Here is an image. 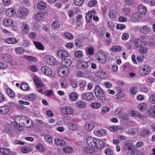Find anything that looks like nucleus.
I'll list each match as a JSON object with an SVG mask.
<instances>
[{"instance_id":"obj_1","label":"nucleus","mask_w":155,"mask_h":155,"mask_svg":"<svg viewBox=\"0 0 155 155\" xmlns=\"http://www.w3.org/2000/svg\"><path fill=\"white\" fill-rule=\"evenodd\" d=\"M94 92L97 99L103 101L106 100L105 95L101 88L99 86H96Z\"/></svg>"},{"instance_id":"obj_2","label":"nucleus","mask_w":155,"mask_h":155,"mask_svg":"<svg viewBox=\"0 0 155 155\" xmlns=\"http://www.w3.org/2000/svg\"><path fill=\"white\" fill-rule=\"evenodd\" d=\"M28 13L27 9L24 7H20L18 10V16L21 19H24L27 16Z\"/></svg>"},{"instance_id":"obj_3","label":"nucleus","mask_w":155,"mask_h":155,"mask_svg":"<svg viewBox=\"0 0 155 155\" xmlns=\"http://www.w3.org/2000/svg\"><path fill=\"white\" fill-rule=\"evenodd\" d=\"M96 58L101 64H104L106 61L107 57L105 54L101 51L97 52L96 54Z\"/></svg>"},{"instance_id":"obj_4","label":"nucleus","mask_w":155,"mask_h":155,"mask_svg":"<svg viewBox=\"0 0 155 155\" xmlns=\"http://www.w3.org/2000/svg\"><path fill=\"white\" fill-rule=\"evenodd\" d=\"M26 117L25 116L21 115L15 117V121L18 122L19 124H21V126L25 127H28L26 124Z\"/></svg>"},{"instance_id":"obj_5","label":"nucleus","mask_w":155,"mask_h":155,"mask_svg":"<svg viewBox=\"0 0 155 155\" xmlns=\"http://www.w3.org/2000/svg\"><path fill=\"white\" fill-rule=\"evenodd\" d=\"M150 67L148 65H143L139 69L140 74L143 76L147 75L150 73Z\"/></svg>"},{"instance_id":"obj_6","label":"nucleus","mask_w":155,"mask_h":155,"mask_svg":"<svg viewBox=\"0 0 155 155\" xmlns=\"http://www.w3.org/2000/svg\"><path fill=\"white\" fill-rule=\"evenodd\" d=\"M134 46L136 48H140L142 46H145L146 44V41L142 39L137 38L134 41Z\"/></svg>"},{"instance_id":"obj_7","label":"nucleus","mask_w":155,"mask_h":155,"mask_svg":"<svg viewBox=\"0 0 155 155\" xmlns=\"http://www.w3.org/2000/svg\"><path fill=\"white\" fill-rule=\"evenodd\" d=\"M88 146L92 147L94 148L97 147V140L93 137H88L86 140Z\"/></svg>"},{"instance_id":"obj_8","label":"nucleus","mask_w":155,"mask_h":155,"mask_svg":"<svg viewBox=\"0 0 155 155\" xmlns=\"http://www.w3.org/2000/svg\"><path fill=\"white\" fill-rule=\"evenodd\" d=\"M61 112L64 114L69 115L72 114L74 112V110L71 107L68 106L62 107Z\"/></svg>"},{"instance_id":"obj_9","label":"nucleus","mask_w":155,"mask_h":155,"mask_svg":"<svg viewBox=\"0 0 155 155\" xmlns=\"http://www.w3.org/2000/svg\"><path fill=\"white\" fill-rule=\"evenodd\" d=\"M44 60L46 63L51 65H55L56 63V60L51 55H46L44 58Z\"/></svg>"},{"instance_id":"obj_10","label":"nucleus","mask_w":155,"mask_h":155,"mask_svg":"<svg viewBox=\"0 0 155 155\" xmlns=\"http://www.w3.org/2000/svg\"><path fill=\"white\" fill-rule=\"evenodd\" d=\"M67 126L68 129L71 131H75L78 128L77 123L74 120L69 122Z\"/></svg>"},{"instance_id":"obj_11","label":"nucleus","mask_w":155,"mask_h":155,"mask_svg":"<svg viewBox=\"0 0 155 155\" xmlns=\"http://www.w3.org/2000/svg\"><path fill=\"white\" fill-rule=\"evenodd\" d=\"M68 52L64 50H61L58 51L57 53V56L61 59H65L68 56Z\"/></svg>"},{"instance_id":"obj_12","label":"nucleus","mask_w":155,"mask_h":155,"mask_svg":"<svg viewBox=\"0 0 155 155\" xmlns=\"http://www.w3.org/2000/svg\"><path fill=\"white\" fill-rule=\"evenodd\" d=\"M94 127L95 124L91 122H86L84 125V129L88 132L91 131L94 128Z\"/></svg>"},{"instance_id":"obj_13","label":"nucleus","mask_w":155,"mask_h":155,"mask_svg":"<svg viewBox=\"0 0 155 155\" xmlns=\"http://www.w3.org/2000/svg\"><path fill=\"white\" fill-rule=\"evenodd\" d=\"M41 72L44 74L49 76L52 73V71L50 68L46 66H44L42 67L41 69Z\"/></svg>"},{"instance_id":"obj_14","label":"nucleus","mask_w":155,"mask_h":155,"mask_svg":"<svg viewBox=\"0 0 155 155\" xmlns=\"http://www.w3.org/2000/svg\"><path fill=\"white\" fill-rule=\"evenodd\" d=\"M94 95L91 92H87L83 94L82 99L85 101H89L92 100L94 98Z\"/></svg>"},{"instance_id":"obj_15","label":"nucleus","mask_w":155,"mask_h":155,"mask_svg":"<svg viewBox=\"0 0 155 155\" xmlns=\"http://www.w3.org/2000/svg\"><path fill=\"white\" fill-rule=\"evenodd\" d=\"M69 71L67 68L64 69V68L61 67L58 70V74L61 77H64L68 74Z\"/></svg>"},{"instance_id":"obj_16","label":"nucleus","mask_w":155,"mask_h":155,"mask_svg":"<svg viewBox=\"0 0 155 155\" xmlns=\"http://www.w3.org/2000/svg\"><path fill=\"white\" fill-rule=\"evenodd\" d=\"M142 18V15L140 13L136 12L133 15L132 19L134 21H139Z\"/></svg>"},{"instance_id":"obj_17","label":"nucleus","mask_w":155,"mask_h":155,"mask_svg":"<svg viewBox=\"0 0 155 155\" xmlns=\"http://www.w3.org/2000/svg\"><path fill=\"white\" fill-rule=\"evenodd\" d=\"M95 15V12L94 11H90L88 12L86 15V18L87 21H91L93 16Z\"/></svg>"},{"instance_id":"obj_18","label":"nucleus","mask_w":155,"mask_h":155,"mask_svg":"<svg viewBox=\"0 0 155 155\" xmlns=\"http://www.w3.org/2000/svg\"><path fill=\"white\" fill-rule=\"evenodd\" d=\"M75 106L76 108L79 109H83L86 106V103L82 100L78 101L75 103Z\"/></svg>"},{"instance_id":"obj_19","label":"nucleus","mask_w":155,"mask_h":155,"mask_svg":"<svg viewBox=\"0 0 155 155\" xmlns=\"http://www.w3.org/2000/svg\"><path fill=\"white\" fill-rule=\"evenodd\" d=\"M2 60L7 62H10L12 60V57L8 54H2L1 55Z\"/></svg>"},{"instance_id":"obj_20","label":"nucleus","mask_w":155,"mask_h":155,"mask_svg":"<svg viewBox=\"0 0 155 155\" xmlns=\"http://www.w3.org/2000/svg\"><path fill=\"white\" fill-rule=\"evenodd\" d=\"M6 15L9 17L13 16L16 13L15 10L12 8H8L5 12Z\"/></svg>"},{"instance_id":"obj_21","label":"nucleus","mask_w":155,"mask_h":155,"mask_svg":"<svg viewBox=\"0 0 155 155\" xmlns=\"http://www.w3.org/2000/svg\"><path fill=\"white\" fill-rule=\"evenodd\" d=\"M3 24L5 26L10 27L13 25V22L11 19L8 18L3 21Z\"/></svg>"},{"instance_id":"obj_22","label":"nucleus","mask_w":155,"mask_h":155,"mask_svg":"<svg viewBox=\"0 0 155 155\" xmlns=\"http://www.w3.org/2000/svg\"><path fill=\"white\" fill-rule=\"evenodd\" d=\"M69 100L72 101H75L78 99V94L75 92H72L69 94Z\"/></svg>"},{"instance_id":"obj_23","label":"nucleus","mask_w":155,"mask_h":155,"mask_svg":"<svg viewBox=\"0 0 155 155\" xmlns=\"http://www.w3.org/2000/svg\"><path fill=\"white\" fill-rule=\"evenodd\" d=\"M140 31L141 33L143 34H147L150 31V29L147 26H144L140 29Z\"/></svg>"},{"instance_id":"obj_24","label":"nucleus","mask_w":155,"mask_h":155,"mask_svg":"<svg viewBox=\"0 0 155 155\" xmlns=\"http://www.w3.org/2000/svg\"><path fill=\"white\" fill-rule=\"evenodd\" d=\"M33 80L37 87H39L42 86L43 83L41 80H40L38 77L37 76L34 77Z\"/></svg>"},{"instance_id":"obj_25","label":"nucleus","mask_w":155,"mask_h":155,"mask_svg":"<svg viewBox=\"0 0 155 155\" xmlns=\"http://www.w3.org/2000/svg\"><path fill=\"white\" fill-rule=\"evenodd\" d=\"M141 135L142 137H148L151 134L150 130L147 129H145L142 130L141 131Z\"/></svg>"},{"instance_id":"obj_26","label":"nucleus","mask_w":155,"mask_h":155,"mask_svg":"<svg viewBox=\"0 0 155 155\" xmlns=\"http://www.w3.org/2000/svg\"><path fill=\"white\" fill-rule=\"evenodd\" d=\"M37 98L36 95L34 93L30 94L27 95L25 97L26 100L33 101H34Z\"/></svg>"},{"instance_id":"obj_27","label":"nucleus","mask_w":155,"mask_h":155,"mask_svg":"<svg viewBox=\"0 0 155 155\" xmlns=\"http://www.w3.org/2000/svg\"><path fill=\"white\" fill-rule=\"evenodd\" d=\"M29 30V27L27 24L23 23L22 26V32L24 34L28 33Z\"/></svg>"},{"instance_id":"obj_28","label":"nucleus","mask_w":155,"mask_h":155,"mask_svg":"<svg viewBox=\"0 0 155 155\" xmlns=\"http://www.w3.org/2000/svg\"><path fill=\"white\" fill-rule=\"evenodd\" d=\"M54 142L56 145L60 146H63L65 143L64 140L57 138L55 139Z\"/></svg>"},{"instance_id":"obj_29","label":"nucleus","mask_w":155,"mask_h":155,"mask_svg":"<svg viewBox=\"0 0 155 155\" xmlns=\"http://www.w3.org/2000/svg\"><path fill=\"white\" fill-rule=\"evenodd\" d=\"M61 61V64L64 67H68L70 66L71 64V61L68 59H64Z\"/></svg>"},{"instance_id":"obj_30","label":"nucleus","mask_w":155,"mask_h":155,"mask_svg":"<svg viewBox=\"0 0 155 155\" xmlns=\"http://www.w3.org/2000/svg\"><path fill=\"white\" fill-rule=\"evenodd\" d=\"M94 148L90 146H86L84 148V151L87 153H93L94 152Z\"/></svg>"},{"instance_id":"obj_31","label":"nucleus","mask_w":155,"mask_h":155,"mask_svg":"<svg viewBox=\"0 0 155 155\" xmlns=\"http://www.w3.org/2000/svg\"><path fill=\"white\" fill-rule=\"evenodd\" d=\"M9 110V107L7 106H2L0 107V113L6 114Z\"/></svg>"},{"instance_id":"obj_32","label":"nucleus","mask_w":155,"mask_h":155,"mask_svg":"<svg viewBox=\"0 0 155 155\" xmlns=\"http://www.w3.org/2000/svg\"><path fill=\"white\" fill-rule=\"evenodd\" d=\"M138 10L140 14H145L147 12V9L143 5H140L138 7Z\"/></svg>"},{"instance_id":"obj_33","label":"nucleus","mask_w":155,"mask_h":155,"mask_svg":"<svg viewBox=\"0 0 155 155\" xmlns=\"http://www.w3.org/2000/svg\"><path fill=\"white\" fill-rule=\"evenodd\" d=\"M6 42L8 44H13L17 43V41L15 38H9L6 39Z\"/></svg>"},{"instance_id":"obj_34","label":"nucleus","mask_w":155,"mask_h":155,"mask_svg":"<svg viewBox=\"0 0 155 155\" xmlns=\"http://www.w3.org/2000/svg\"><path fill=\"white\" fill-rule=\"evenodd\" d=\"M147 112L150 115L155 118V105L151 107Z\"/></svg>"},{"instance_id":"obj_35","label":"nucleus","mask_w":155,"mask_h":155,"mask_svg":"<svg viewBox=\"0 0 155 155\" xmlns=\"http://www.w3.org/2000/svg\"><path fill=\"white\" fill-rule=\"evenodd\" d=\"M0 152L3 155H9L10 150L8 149L4 148H0Z\"/></svg>"},{"instance_id":"obj_36","label":"nucleus","mask_w":155,"mask_h":155,"mask_svg":"<svg viewBox=\"0 0 155 155\" xmlns=\"http://www.w3.org/2000/svg\"><path fill=\"white\" fill-rule=\"evenodd\" d=\"M96 75L99 78L103 79H105L106 77V73L102 71L97 72L96 74Z\"/></svg>"},{"instance_id":"obj_37","label":"nucleus","mask_w":155,"mask_h":155,"mask_svg":"<svg viewBox=\"0 0 155 155\" xmlns=\"http://www.w3.org/2000/svg\"><path fill=\"white\" fill-rule=\"evenodd\" d=\"M16 121L12 122V125H14L15 128L19 131H21L23 130V128L21 124H18Z\"/></svg>"},{"instance_id":"obj_38","label":"nucleus","mask_w":155,"mask_h":155,"mask_svg":"<svg viewBox=\"0 0 155 155\" xmlns=\"http://www.w3.org/2000/svg\"><path fill=\"white\" fill-rule=\"evenodd\" d=\"M16 121L12 122V125H14L15 128L19 131H21L23 130V128L21 124H18Z\"/></svg>"},{"instance_id":"obj_39","label":"nucleus","mask_w":155,"mask_h":155,"mask_svg":"<svg viewBox=\"0 0 155 155\" xmlns=\"http://www.w3.org/2000/svg\"><path fill=\"white\" fill-rule=\"evenodd\" d=\"M104 142L102 140H97V143L96 148H102L106 146Z\"/></svg>"},{"instance_id":"obj_40","label":"nucleus","mask_w":155,"mask_h":155,"mask_svg":"<svg viewBox=\"0 0 155 155\" xmlns=\"http://www.w3.org/2000/svg\"><path fill=\"white\" fill-rule=\"evenodd\" d=\"M45 141L49 143H51L52 142L53 138L50 134H46L44 136Z\"/></svg>"},{"instance_id":"obj_41","label":"nucleus","mask_w":155,"mask_h":155,"mask_svg":"<svg viewBox=\"0 0 155 155\" xmlns=\"http://www.w3.org/2000/svg\"><path fill=\"white\" fill-rule=\"evenodd\" d=\"M33 43L37 49L40 50L44 49V46L41 43L36 41H34Z\"/></svg>"},{"instance_id":"obj_42","label":"nucleus","mask_w":155,"mask_h":155,"mask_svg":"<svg viewBox=\"0 0 155 155\" xmlns=\"http://www.w3.org/2000/svg\"><path fill=\"white\" fill-rule=\"evenodd\" d=\"M46 4L42 1L39 2L37 5L38 8L40 9H45L46 7Z\"/></svg>"},{"instance_id":"obj_43","label":"nucleus","mask_w":155,"mask_h":155,"mask_svg":"<svg viewBox=\"0 0 155 155\" xmlns=\"http://www.w3.org/2000/svg\"><path fill=\"white\" fill-rule=\"evenodd\" d=\"M101 104L99 103L95 102L91 104V107L94 109H98L101 107Z\"/></svg>"},{"instance_id":"obj_44","label":"nucleus","mask_w":155,"mask_h":155,"mask_svg":"<svg viewBox=\"0 0 155 155\" xmlns=\"http://www.w3.org/2000/svg\"><path fill=\"white\" fill-rule=\"evenodd\" d=\"M138 107L140 111H143L146 109L147 105L146 104L142 103L138 105Z\"/></svg>"},{"instance_id":"obj_45","label":"nucleus","mask_w":155,"mask_h":155,"mask_svg":"<svg viewBox=\"0 0 155 155\" xmlns=\"http://www.w3.org/2000/svg\"><path fill=\"white\" fill-rule=\"evenodd\" d=\"M108 14L110 17L114 18L116 16L117 12L116 10L113 9H111L110 10Z\"/></svg>"},{"instance_id":"obj_46","label":"nucleus","mask_w":155,"mask_h":155,"mask_svg":"<svg viewBox=\"0 0 155 155\" xmlns=\"http://www.w3.org/2000/svg\"><path fill=\"white\" fill-rule=\"evenodd\" d=\"M15 51L17 54H20L25 52V49L22 47H18L15 48Z\"/></svg>"},{"instance_id":"obj_47","label":"nucleus","mask_w":155,"mask_h":155,"mask_svg":"<svg viewBox=\"0 0 155 155\" xmlns=\"http://www.w3.org/2000/svg\"><path fill=\"white\" fill-rule=\"evenodd\" d=\"M64 37L65 38L70 40L74 38L71 34L68 32H64Z\"/></svg>"},{"instance_id":"obj_48","label":"nucleus","mask_w":155,"mask_h":155,"mask_svg":"<svg viewBox=\"0 0 155 155\" xmlns=\"http://www.w3.org/2000/svg\"><path fill=\"white\" fill-rule=\"evenodd\" d=\"M5 132L8 134L11 137L14 136L13 130L11 127L7 128L5 130Z\"/></svg>"},{"instance_id":"obj_49","label":"nucleus","mask_w":155,"mask_h":155,"mask_svg":"<svg viewBox=\"0 0 155 155\" xmlns=\"http://www.w3.org/2000/svg\"><path fill=\"white\" fill-rule=\"evenodd\" d=\"M44 17V15L42 13H39L35 16V19L38 21L42 19Z\"/></svg>"},{"instance_id":"obj_50","label":"nucleus","mask_w":155,"mask_h":155,"mask_svg":"<svg viewBox=\"0 0 155 155\" xmlns=\"http://www.w3.org/2000/svg\"><path fill=\"white\" fill-rule=\"evenodd\" d=\"M60 83L61 87L63 88L67 87V81L64 78H62L60 80Z\"/></svg>"},{"instance_id":"obj_51","label":"nucleus","mask_w":155,"mask_h":155,"mask_svg":"<svg viewBox=\"0 0 155 155\" xmlns=\"http://www.w3.org/2000/svg\"><path fill=\"white\" fill-rule=\"evenodd\" d=\"M24 57L26 59L32 61H36L37 60V58L31 56L25 55Z\"/></svg>"},{"instance_id":"obj_52","label":"nucleus","mask_w":155,"mask_h":155,"mask_svg":"<svg viewBox=\"0 0 155 155\" xmlns=\"http://www.w3.org/2000/svg\"><path fill=\"white\" fill-rule=\"evenodd\" d=\"M137 89L136 87H132L130 90V93L132 95L136 94L137 92Z\"/></svg>"},{"instance_id":"obj_53","label":"nucleus","mask_w":155,"mask_h":155,"mask_svg":"<svg viewBox=\"0 0 155 155\" xmlns=\"http://www.w3.org/2000/svg\"><path fill=\"white\" fill-rule=\"evenodd\" d=\"M20 88L23 90L26 91L29 88V86L27 83H24L21 84Z\"/></svg>"},{"instance_id":"obj_54","label":"nucleus","mask_w":155,"mask_h":155,"mask_svg":"<svg viewBox=\"0 0 155 155\" xmlns=\"http://www.w3.org/2000/svg\"><path fill=\"white\" fill-rule=\"evenodd\" d=\"M8 95L11 97H13L15 96V94L13 91L10 88H8L6 90Z\"/></svg>"},{"instance_id":"obj_55","label":"nucleus","mask_w":155,"mask_h":155,"mask_svg":"<svg viewBox=\"0 0 155 155\" xmlns=\"http://www.w3.org/2000/svg\"><path fill=\"white\" fill-rule=\"evenodd\" d=\"M83 42L80 39H77L76 40L75 42V44L77 47H80L82 45Z\"/></svg>"},{"instance_id":"obj_56","label":"nucleus","mask_w":155,"mask_h":155,"mask_svg":"<svg viewBox=\"0 0 155 155\" xmlns=\"http://www.w3.org/2000/svg\"><path fill=\"white\" fill-rule=\"evenodd\" d=\"M111 50L113 52H117L121 51L122 49V48L118 46H116L112 47Z\"/></svg>"},{"instance_id":"obj_57","label":"nucleus","mask_w":155,"mask_h":155,"mask_svg":"<svg viewBox=\"0 0 155 155\" xmlns=\"http://www.w3.org/2000/svg\"><path fill=\"white\" fill-rule=\"evenodd\" d=\"M147 48L146 47H142L140 48L139 49V51L140 53L145 54L147 51Z\"/></svg>"},{"instance_id":"obj_58","label":"nucleus","mask_w":155,"mask_h":155,"mask_svg":"<svg viewBox=\"0 0 155 155\" xmlns=\"http://www.w3.org/2000/svg\"><path fill=\"white\" fill-rule=\"evenodd\" d=\"M72 148L70 147L66 146L63 148V151L64 152L69 153L71 152L72 151Z\"/></svg>"},{"instance_id":"obj_59","label":"nucleus","mask_w":155,"mask_h":155,"mask_svg":"<svg viewBox=\"0 0 155 155\" xmlns=\"http://www.w3.org/2000/svg\"><path fill=\"white\" fill-rule=\"evenodd\" d=\"M74 55L76 58H80L82 57L83 53L81 51H76L74 53Z\"/></svg>"},{"instance_id":"obj_60","label":"nucleus","mask_w":155,"mask_h":155,"mask_svg":"<svg viewBox=\"0 0 155 155\" xmlns=\"http://www.w3.org/2000/svg\"><path fill=\"white\" fill-rule=\"evenodd\" d=\"M90 116V114L89 112L84 111L83 112L82 117L84 119H86L89 118Z\"/></svg>"},{"instance_id":"obj_61","label":"nucleus","mask_w":155,"mask_h":155,"mask_svg":"<svg viewBox=\"0 0 155 155\" xmlns=\"http://www.w3.org/2000/svg\"><path fill=\"white\" fill-rule=\"evenodd\" d=\"M31 150V149L29 147L27 146H24L22 148L21 151V152L24 153H27L30 152Z\"/></svg>"},{"instance_id":"obj_62","label":"nucleus","mask_w":155,"mask_h":155,"mask_svg":"<svg viewBox=\"0 0 155 155\" xmlns=\"http://www.w3.org/2000/svg\"><path fill=\"white\" fill-rule=\"evenodd\" d=\"M119 117L122 120H126L128 118V115L126 113H122L120 114Z\"/></svg>"},{"instance_id":"obj_63","label":"nucleus","mask_w":155,"mask_h":155,"mask_svg":"<svg viewBox=\"0 0 155 155\" xmlns=\"http://www.w3.org/2000/svg\"><path fill=\"white\" fill-rule=\"evenodd\" d=\"M124 96V94L122 92L121 90H120L119 91L118 94L117 95V98L118 99H120L122 98H123Z\"/></svg>"},{"instance_id":"obj_64","label":"nucleus","mask_w":155,"mask_h":155,"mask_svg":"<svg viewBox=\"0 0 155 155\" xmlns=\"http://www.w3.org/2000/svg\"><path fill=\"white\" fill-rule=\"evenodd\" d=\"M128 153L130 155H137L139 153V152L136 149H134L131 151H129Z\"/></svg>"}]
</instances>
